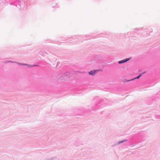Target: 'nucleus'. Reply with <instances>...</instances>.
<instances>
[{
    "label": "nucleus",
    "mask_w": 160,
    "mask_h": 160,
    "mask_svg": "<svg viewBox=\"0 0 160 160\" xmlns=\"http://www.w3.org/2000/svg\"><path fill=\"white\" fill-rule=\"evenodd\" d=\"M98 70L91 71L89 72V74L90 75H93L95 74V73L98 72Z\"/></svg>",
    "instance_id": "f257e3e1"
},
{
    "label": "nucleus",
    "mask_w": 160,
    "mask_h": 160,
    "mask_svg": "<svg viewBox=\"0 0 160 160\" xmlns=\"http://www.w3.org/2000/svg\"><path fill=\"white\" fill-rule=\"evenodd\" d=\"M130 59V58L125 59L123 60H121V61H119L118 63H124V62H126L128 61Z\"/></svg>",
    "instance_id": "f03ea898"
},
{
    "label": "nucleus",
    "mask_w": 160,
    "mask_h": 160,
    "mask_svg": "<svg viewBox=\"0 0 160 160\" xmlns=\"http://www.w3.org/2000/svg\"><path fill=\"white\" fill-rule=\"evenodd\" d=\"M142 75V74H141L138 77H137V78H134V79H138L139 78V77L141 76V75Z\"/></svg>",
    "instance_id": "7ed1b4c3"
},
{
    "label": "nucleus",
    "mask_w": 160,
    "mask_h": 160,
    "mask_svg": "<svg viewBox=\"0 0 160 160\" xmlns=\"http://www.w3.org/2000/svg\"><path fill=\"white\" fill-rule=\"evenodd\" d=\"M22 65H23V64H22ZM23 65H26L25 64H23Z\"/></svg>",
    "instance_id": "20e7f679"
}]
</instances>
